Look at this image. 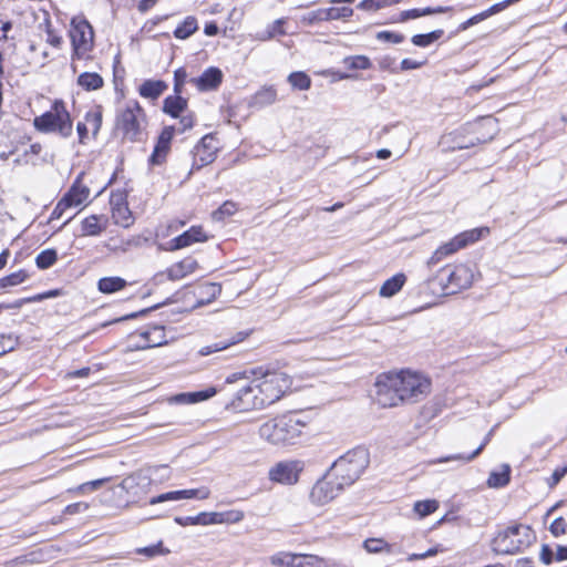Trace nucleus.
<instances>
[{"instance_id":"3c124183","label":"nucleus","mask_w":567,"mask_h":567,"mask_svg":"<svg viewBox=\"0 0 567 567\" xmlns=\"http://www.w3.org/2000/svg\"><path fill=\"white\" fill-rule=\"evenodd\" d=\"M18 346V337L13 334H1L0 336V355L11 352Z\"/></svg>"},{"instance_id":"6e6d98bb","label":"nucleus","mask_w":567,"mask_h":567,"mask_svg":"<svg viewBox=\"0 0 567 567\" xmlns=\"http://www.w3.org/2000/svg\"><path fill=\"white\" fill-rule=\"evenodd\" d=\"M377 39L385 42L401 43L404 40V35L392 31H380L377 33Z\"/></svg>"},{"instance_id":"052dcab7","label":"nucleus","mask_w":567,"mask_h":567,"mask_svg":"<svg viewBox=\"0 0 567 567\" xmlns=\"http://www.w3.org/2000/svg\"><path fill=\"white\" fill-rule=\"evenodd\" d=\"M69 209H71L70 204L66 203V199L61 198L51 214V219L62 218Z\"/></svg>"},{"instance_id":"37998d69","label":"nucleus","mask_w":567,"mask_h":567,"mask_svg":"<svg viewBox=\"0 0 567 567\" xmlns=\"http://www.w3.org/2000/svg\"><path fill=\"white\" fill-rule=\"evenodd\" d=\"M29 275L25 270L12 272L0 279V288L14 287L28 279Z\"/></svg>"},{"instance_id":"f257e3e1","label":"nucleus","mask_w":567,"mask_h":567,"mask_svg":"<svg viewBox=\"0 0 567 567\" xmlns=\"http://www.w3.org/2000/svg\"><path fill=\"white\" fill-rule=\"evenodd\" d=\"M254 378L249 380L246 373H233L226 382L231 384L238 380L246 383L240 386L230 404L234 409L246 411L262 409L277 402L291 386L290 377L284 371L262 370L251 371Z\"/></svg>"},{"instance_id":"9d476101","label":"nucleus","mask_w":567,"mask_h":567,"mask_svg":"<svg viewBox=\"0 0 567 567\" xmlns=\"http://www.w3.org/2000/svg\"><path fill=\"white\" fill-rule=\"evenodd\" d=\"M344 485L329 471L311 488L310 499L313 504L322 506L333 501L343 489Z\"/></svg>"},{"instance_id":"0e129e2a","label":"nucleus","mask_w":567,"mask_h":567,"mask_svg":"<svg viewBox=\"0 0 567 567\" xmlns=\"http://www.w3.org/2000/svg\"><path fill=\"white\" fill-rule=\"evenodd\" d=\"M89 509V504L85 502H78L70 504L65 507L64 513L68 515H74L78 513H83Z\"/></svg>"},{"instance_id":"a211bd4d","label":"nucleus","mask_w":567,"mask_h":567,"mask_svg":"<svg viewBox=\"0 0 567 567\" xmlns=\"http://www.w3.org/2000/svg\"><path fill=\"white\" fill-rule=\"evenodd\" d=\"M174 136V127L173 126H166L162 131V133L158 136L157 143L154 147V151L150 157V163L152 165H159L162 164L171 148V142Z\"/></svg>"},{"instance_id":"a878e982","label":"nucleus","mask_w":567,"mask_h":567,"mask_svg":"<svg viewBox=\"0 0 567 567\" xmlns=\"http://www.w3.org/2000/svg\"><path fill=\"white\" fill-rule=\"evenodd\" d=\"M277 101V90L272 85L262 86L251 97L250 105L255 107H265Z\"/></svg>"},{"instance_id":"680f3d73","label":"nucleus","mask_w":567,"mask_h":567,"mask_svg":"<svg viewBox=\"0 0 567 567\" xmlns=\"http://www.w3.org/2000/svg\"><path fill=\"white\" fill-rule=\"evenodd\" d=\"M566 526L565 519L563 517H558L550 524L549 530L555 537H558L566 533Z\"/></svg>"},{"instance_id":"412c9836","label":"nucleus","mask_w":567,"mask_h":567,"mask_svg":"<svg viewBox=\"0 0 567 567\" xmlns=\"http://www.w3.org/2000/svg\"><path fill=\"white\" fill-rule=\"evenodd\" d=\"M89 187L81 182V177L79 176L62 198L66 199V203L70 204L71 208H76L89 198Z\"/></svg>"},{"instance_id":"c03bdc74","label":"nucleus","mask_w":567,"mask_h":567,"mask_svg":"<svg viewBox=\"0 0 567 567\" xmlns=\"http://www.w3.org/2000/svg\"><path fill=\"white\" fill-rule=\"evenodd\" d=\"M439 508V502L435 499L419 501L414 504V511L420 517H425Z\"/></svg>"},{"instance_id":"9b49d317","label":"nucleus","mask_w":567,"mask_h":567,"mask_svg":"<svg viewBox=\"0 0 567 567\" xmlns=\"http://www.w3.org/2000/svg\"><path fill=\"white\" fill-rule=\"evenodd\" d=\"M483 231H484V229L474 228V229L466 230V231H463V233L456 235L449 243H445L442 246H440L434 251V254L430 258L429 262L436 264L443 257L452 255V254L456 252L457 250L466 247L467 245L475 243L476 240H478L481 238Z\"/></svg>"},{"instance_id":"f03ea898","label":"nucleus","mask_w":567,"mask_h":567,"mask_svg":"<svg viewBox=\"0 0 567 567\" xmlns=\"http://www.w3.org/2000/svg\"><path fill=\"white\" fill-rule=\"evenodd\" d=\"M374 386L377 403L393 408L423 400L431 391V381L419 372L401 370L380 374Z\"/></svg>"},{"instance_id":"c85d7f7f","label":"nucleus","mask_w":567,"mask_h":567,"mask_svg":"<svg viewBox=\"0 0 567 567\" xmlns=\"http://www.w3.org/2000/svg\"><path fill=\"white\" fill-rule=\"evenodd\" d=\"M405 276L403 274H396L393 277L389 278L384 281V284L380 288V296L384 298L393 297L395 293H398L404 282H405Z\"/></svg>"},{"instance_id":"c756f323","label":"nucleus","mask_w":567,"mask_h":567,"mask_svg":"<svg viewBox=\"0 0 567 567\" xmlns=\"http://www.w3.org/2000/svg\"><path fill=\"white\" fill-rule=\"evenodd\" d=\"M126 286V280L121 277H104L97 281L99 291L105 295L117 292Z\"/></svg>"},{"instance_id":"5fc2aeb1","label":"nucleus","mask_w":567,"mask_h":567,"mask_svg":"<svg viewBox=\"0 0 567 567\" xmlns=\"http://www.w3.org/2000/svg\"><path fill=\"white\" fill-rule=\"evenodd\" d=\"M362 10L377 11L382 8L389 7L388 0H362L359 6Z\"/></svg>"},{"instance_id":"4d7b16f0","label":"nucleus","mask_w":567,"mask_h":567,"mask_svg":"<svg viewBox=\"0 0 567 567\" xmlns=\"http://www.w3.org/2000/svg\"><path fill=\"white\" fill-rule=\"evenodd\" d=\"M395 58L393 56H390V55H384L382 58L379 59L378 63H379V68L383 71H389L391 73H398L399 70L395 65Z\"/></svg>"},{"instance_id":"4be33fe9","label":"nucleus","mask_w":567,"mask_h":567,"mask_svg":"<svg viewBox=\"0 0 567 567\" xmlns=\"http://www.w3.org/2000/svg\"><path fill=\"white\" fill-rule=\"evenodd\" d=\"M107 217L104 215H91L82 220V235L99 236L107 228Z\"/></svg>"},{"instance_id":"e2e57ef3","label":"nucleus","mask_w":567,"mask_h":567,"mask_svg":"<svg viewBox=\"0 0 567 567\" xmlns=\"http://www.w3.org/2000/svg\"><path fill=\"white\" fill-rule=\"evenodd\" d=\"M303 559L306 567H328L326 559L316 555H305Z\"/></svg>"},{"instance_id":"f3484780","label":"nucleus","mask_w":567,"mask_h":567,"mask_svg":"<svg viewBox=\"0 0 567 567\" xmlns=\"http://www.w3.org/2000/svg\"><path fill=\"white\" fill-rule=\"evenodd\" d=\"M221 81L223 72L215 66L206 69L200 76L189 80L202 92L216 90L221 84Z\"/></svg>"},{"instance_id":"f8f14e48","label":"nucleus","mask_w":567,"mask_h":567,"mask_svg":"<svg viewBox=\"0 0 567 567\" xmlns=\"http://www.w3.org/2000/svg\"><path fill=\"white\" fill-rule=\"evenodd\" d=\"M305 463L300 460H288L276 463L268 473L269 480L285 485H293L303 471Z\"/></svg>"},{"instance_id":"f704fd0d","label":"nucleus","mask_w":567,"mask_h":567,"mask_svg":"<svg viewBox=\"0 0 567 567\" xmlns=\"http://www.w3.org/2000/svg\"><path fill=\"white\" fill-rule=\"evenodd\" d=\"M285 23L286 19L284 18L275 20L258 35V39L261 41H268L275 37L287 34V31L284 28Z\"/></svg>"},{"instance_id":"bf43d9fd","label":"nucleus","mask_w":567,"mask_h":567,"mask_svg":"<svg viewBox=\"0 0 567 567\" xmlns=\"http://www.w3.org/2000/svg\"><path fill=\"white\" fill-rule=\"evenodd\" d=\"M136 553L140 554V555H145L147 557H154V556H157V555H163V554H165L167 551L163 549L162 543H158V544L153 545V546H147V547L138 548L136 550Z\"/></svg>"},{"instance_id":"dca6fc26","label":"nucleus","mask_w":567,"mask_h":567,"mask_svg":"<svg viewBox=\"0 0 567 567\" xmlns=\"http://www.w3.org/2000/svg\"><path fill=\"white\" fill-rule=\"evenodd\" d=\"M441 143L450 151L467 150L475 146L473 137L467 132V124L443 136Z\"/></svg>"},{"instance_id":"49530a36","label":"nucleus","mask_w":567,"mask_h":567,"mask_svg":"<svg viewBox=\"0 0 567 567\" xmlns=\"http://www.w3.org/2000/svg\"><path fill=\"white\" fill-rule=\"evenodd\" d=\"M352 14L353 9L350 7H331L326 9L327 21L347 19L350 18Z\"/></svg>"},{"instance_id":"b1692460","label":"nucleus","mask_w":567,"mask_h":567,"mask_svg":"<svg viewBox=\"0 0 567 567\" xmlns=\"http://www.w3.org/2000/svg\"><path fill=\"white\" fill-rule=\"evenodd\" d=\"M112 204V218L114 223L118 226H122L124 228H128L133 221L134 217L132 215V212L130 210L126 203L123 200L114 202V199L111 200Z\"/></svg>"},{"instance_id":"2f4dec72","label":"nucleus","mask_w":567,"mask_h":567,"mask_svg":"<svg viewBox=\"0 0 567 567\" xmlns=\"http://www.w3.org/2000/svg\"><path fill=\"white\" fill-rule=\"evenodd\" d=\"M511 480V467L503 464L499 472H492L487 478V485L492 488H501L506 486Z\"/></svg>"},{"instance_id":"423d86ee","label":"nucleus","mask_w":567,"mask_h":567,"mask_svg":"<svg viewBox=\"0 0 567 567\" xmlns=\"http://www.w3.org/2000/svg\"><path fill=\"white\" fill-rule=\"evenodd\" d=\"M33 125L41 133H56L64 138L73 131L70 113L61 100H55L50 111L34 117Z\"/></svg>"},{"instance_id":"39448f33","label":"nucleus","mask_w":567,"mask_h":567,"mask_svg":"<svg viewBox=\"0 0 567 567\" xmlns=\"http://www.w3.org/2000/svg\"><path fill=\"white\" fill-rule=\"evenodd\" d=\"M369 452L364 447H355L340 456L331 466L330 472L344 486L352 485L368 467Z\"/></svg>"},{"instance_id":"338daca9","label":"nucleus","mask_w":567,"mask_h":567,"mask_svg":"<svg viewBox=\"0 0 567 567\" xmlns=\"http://www.w3.org/2000/svg\"><path fill=\"white\" fill-rule=\"evenodd\" d=\"M509 4L507 3L506 0L502 1V2H498V3H495L493 4L492 7H489L488 9H486L485 11H483L482 13L485 14L484 18L487 19L489 18L493 14H496L501 11H503L504 9H506Z\"/></svg>"},{"instance_id":"473e14b6","label":"nucleus","mask_w":567,"mask_h":567,"mask_svg":"<svg viewBox=\"0 0 567 567\" xmlns=\"http://www.w3.org/2000/svg\"><path fill=\"white\" fill-rule=\"evenodd\" d=\"M78 84L86 91H94L101 89L104 81L102 76L95 72H84L79 75Z\"/></svg>"},{"instance_id":"e433bc0d","label":"nucleus","mask_w":567,"mask_h":567,"mask_svg":"<svg viewBox=\"0 0 567 567\" xmlns=\"http://www.w3.org/2000/svg\"><path fill=\"white\" fill-rule=\"evenodd\" d=\"M491 434H492V432H489L485 436L483 443L473 453H471L468 455H463V454L449 455V456L437 460V463L451 462V461H462V462L466 463V462L474 460L477 455H480V453L483 451L485 445L488 443Z\"/></svg>"},{"instance_id":"8fccbe9b","label":"nucleus","mask_w":567,"mask_h":567,"mask_svg":"<svg viewBox=\"0 0 567 567\" xmlns=\"http://www.w3.org/2000/svg\"><path fill=\"white\" fill-rule=\"evenodd\" d=\"M327 21L326 9L310 11L301 17V22L308 25Z\"/></svg>"},{"instance_id":"58836bf2","label":"nucleus","mask_w":567,"mask_h":567,"mask_svg":"<svg viewBox=\"0 0 567 567\" xmlns=\"http://www.w3.org/2000/svg\"><path fill=\"white\" fill-rule=\"evenodd\" d=\"M444 31L439 29L426 34H415L411 41L414 45L425 48L439 40L443 35Z\"/></svg>"},{"instance_id":"de8ad7c7","label":"nucleus","mask_w":567,"mask_h":567,"mask_svg":"<svg viewBox=\"0 0 567 567\" xmlns=\"http://www.w3.org/2000/svg\"><path fill=\"white\" fill-rule=\"evenodd\" d=\"M192 519V524L208 525L224 523L223 514L220 513H200Z\"/></svg>"},{"instance_id":"7c9ffc66","label":"nucleus","mask_w":567,"mask_h":567,"mask_svg":"<svg viewBox=\"0 0 567 567\" xmlns=\"http://www.w3.org/2000/svg\"><path fill=\"white\" fill-rule=\"evenodd\" d=\"M221 292V287L215 282H205L197 287L196 295L200 298L199 305H205L214 300Z\"/></svg>"},{"instance_id":"20e7f679","label":"nucleus","mask_w":567,"mask_h":567,"mask_svg":"<svg viewBox=\"0 0 567 567\" xmlns=\"http://www.w3.org/2000/svg\"><path fill=\"white\" fill-rule=\"evenodd\" d=\"M535 539L529 526L515 524L499 530L492 539L491 547L497 555H515L529 547Z\"/></svg>"},{"instance_id":"ea45409f","label":"nucleus","mask_w":567,"mask_h":567,"mask_svg":"<svg viewBox=\"0 0 567 567\" xmlns=\"http://www.w3.org/2000/svg\"><path fill=\"white\" fill-rule=\"evenodd\" d=\"M288 82L293 89L306 91L311 86V79L305 72H292L288 76Z\"/></svg>"},{"instance_id":"13d9d810","label":"nucleus","mask_w":567,"mask_h":567,"mask_svg":"<svg viewBox=\"0 0 567 567\" xmlns=\"http://www.w3.org/2000/svg\"><path fill=\"white\" fill-rule=\"evenodd\" d=\"M187 73L185 69L181 68L174 72V92L175 94H182L183 85L186 81Z\"/></svg>"},{"instance_id":"393cba45","label":"nucleus","mask_w":567,"mask_h":567,"mask_svg":"<svg viewBox=\"0 0 567 567\" xmlns=\"http://www.w3.org/2000/svg\"><path fill=\"white\" fill-rule=\"evenodd\" d=\"M247 337H248V332H244V331L237 332L235 336H233L231 338H229L227 340H220L215 343H212V344L200 348L199 354L205 357V355H209L214 352L225 350V349L229 348L230 346H234V344H237V343L244 341Z\"/></svg>"},{"instance_id":"a18cd8bd","label":"nucleus","mask_w":567,"mask_h":567,"mask_svg":"<svg viewBox=\"0 0 567 567\" xmlns=\"http://www.w3.org/2000/svg\"><path fill=\"white\" fill-rule=\"evenodd\" d=\"M85 123L91 126L93 135H96L102 125V107L96 106L94 111L87 112Z\"/></svg>"},{"instance_id":"c9c22d12","label":"nucleus","mask_w":567,"mask_h":567,"mask_svg":"<svg viewBox=\"0 0 567 567\" xmlns=\"http://www.w3.org/2000/svg\"><path fill=\"white\" fill-rule=\"evenodd\" d=\"M198 29L197 20L194 17H187L174 31V37L181 40L189 38Z\"/></svg>"},{"instance_id":"72a5a7b5","label":"nucleus","mask_w":567,"mask_h":567,"mask_svg":"<svg viewBox=\"0 0 567 567\" xmlns=\"http://www.w3.org/2000/svg\"><path fill=\"white\" fill-rule=\"evenodd\" d=\"M216 394V390L210 388L205 391H198L193 393H182L175 396V401L178 403H195L203 400H207Z\"/></svg>"},{"instance_id":"6e6552de","label":"nucleus","mask_w":567,"mask_h":567,"mask_svg":"<svg viewBox=\"0 0 567 567\" xmlns=\"http://www.w3.org/2000/svg\"><path fill=\"white\" fill-rule=\"evenodd\" d=\"M475 270L470 265H457L443 268L439 274L440 285L445 295H453L472 286Z\"/></svg>"},{"instance_id":"4c0bfd02","label":"nucleus","mask_w":567,"mask_h":567,"mask_svg":"<svg viewBox=\"0 0 567 567\" xmlns=\"http://www.w3.org/2000/svg\"><path fill=\"white\" fill-rule=\"evenodd\" d=\"M301 556L299 554H292L287 551H280L272 556H270L269 560L272 565L279 567H292L295 560L300 559Z\"/></svg>"},{"instance_id":"0eeeda50","label":"nucleus","mask_w":567,"mask_h":567,"mask_svg":"<svg viewBox=\"0 0 567 567\" xmlns=\"http://www.w3.org/2000/svg\"><path fill=\"white\" fill-rule=\"evenodd\" d=\"M144 124L145 113L136 101H130L116 115V130L130 141L141 140Z\"/></svg>"},{"instance_id":"4468645a","label":"nucleus","mask_w":567,"mask_h":567,"mask_svg":"<svg viewBox=\"0 0 567 567\" xmlns=\"http://www.w3.org/2000/svg\"><path fill=\"white\" fill-rule=\"evenodd\" d=\"M218 151V141L212 135H205L194 147V165L198 168L215 161Z\"/></svg>"},{"instance_id":"ddd939ff","label":"nucleus","mask_w":567,"mask_h":567,"mask_svg":"<svg viewBox=\"0 0 567 567\" xmlns=\"http://www.w3.org/2000/svg\"><path fill=\"white\" fill-rule=\"evenodd\" d=\"M467 132L473 137L475 145L487 143L492 141L498 132V124L494 117L486 116L474 123H468Z\"/></svg>"},{"instance_id":"6ab92c4d","label":"nucleus","mask_w":567,"mask_h":567,"mask_svg":"<svg viewBox=\"0 0 567 567\" xmlns=\"http://www.w3.org/2000/svg\"><path fill=\"white\" fill-rule=\"evenodd\" d=\"M198 268V262L193 257H186L183 260L173 264L169 266L165 272L159 274L157 277L166 275L168 280L177 281L186 276L195 272V270Z\"/></svg>"},{"instance_id":"864d4df0","label":"nucleus","mask_w":567,"mask_h":567,"mask_svg":"<svg viewBox=\"0 0 567 567\" xmlns=\"http://www.w3.org/2000/svg\"><path fill=\"white\" fill-rule=\"evenodd\" d=\"M109 481H110V478L105 477V478H99V480H94L91 482H86V483H83L80 486H78L76 491L79 493H89V492L99 489Z\"/></svg>"},{"instance_id":"bb28decb","label":"nucleus","mask_w":567,"mask_h":567,"mask_svg":"<svg viewBox=\"0 0 567 567\" xmlns=\"http://www.w3.org/2000/svg\"><path fill=\"white\" fill-rule=\"evenodd\" d=\"M186 109L187 100L181 94L169 95L163 102V111L175 118L179 117Z\"/></svg>"},{"instance_id":"5701e85b","label":"nucleus","mask_w":567,"mask_h":567,"mask_svg":"<svg viewBox=\"0 0 567 567\" xmlns=\"http://www.w3.org/2000/svg\"><path fill=\"white\" fill-rule=\"evenodd\" d=\"M140 337L144 339L143 348H155L167 342L165 329L162 326H150L140 333Z\"/></svg>"},{"instance_id":"1a4fd4ad","label":"nucleus","mask_w":567,"mask_h":567,"mask_svg":"<svg viewBox=\"0 0 567 567\" xmlns=\"http://www.w3.org/2000/svg\"><path fill=\"white\" fill-rule=\"evenodd\" d=\"M70 38L73 47V56L81 59L93 48V28L84 19H72Z\"/></svg>"},{"instance_id":"aec40b11","label":"nucleus","mask_w":567,"mask_h":567,"mask_svg":"<svg viewBox=\"0 0 567 567\" xmlns=\"http://www.w3.org/2000/svg\"><path fill=\"white\" fill-rule=\"evenodd\" d=\"M207 237L204 235L200 227H192L182 235L171 240V250H177L190 246L194 243L206 241Z\"/></svg>"},{"instance_id":"69168bd1","label":"nucleus","mask_w":567,"mask_h":567,"mask_svg":"<svg viewBox=\"0 0 567 567\" xmlns=\"http://www.w3.org/2000/svg\"><path fill=\"white\" fill-rule=\"evenodd\" d=\"M509 4L507 3L506 0L502 1V2H498V3H495L493 4L492 7H489L488 9H486L485 11H483L482 13L485 14L484 18L487 19L489 18L493 14H496L501 11H503L504 9H506Z\"/></svg>"},{"instance_id":"774afa93","label":"nucleus","mask_w":567,"mask_h":567,"mask_svg":"<svg viewBox=\"0 0 567 567\" xmlns=\"http://www.w3.org/2000/svg\"><path fill=\"white\" fill-rule=\"evenodd\" d=\"M567 474V465L565 466H561V467H557L553 474H551V477H550V481H549V485L550 486H555L557 485L560 480Z\"/></svg>"},{"instance_id":"09e8293b","label":"nucleus","mask_w":567,"mask_h":567,"mask_svg":"<svg viewBox=\"0 0 567 567\" xmlns=\"http://www.w3.org/2000/svg\"><path fill=\"white\" fill-rule=\"evenodd\" d=\"M237 210V205L234 202H225L217 210L213 213V218L217 221L224 220L226 217L234 215Z\"/></svg>"},{"instance_id":"7ed1b4c3","label":"nucleus","mask_w":567,"mask_h":567,"mask_svg":"<svg viewBox=\"0 0 567 567\" xmlns=\"http://www.w3.org/2000/svg\"><path fill=\"white\" fill-rule=\"evenodd\" d=\"M306 426V421L297 414H282L264 422L259 435L269 444L286 446L295 444Z\"/></svg>"},{"instance_id":"a19ab883","label":"nucleus","mask_w":567,"mask_h":567,"mask_svg":"<svg viewBox=\"0 0 567 567\" xmlns=\"http://www.w3.org/2000/svg\"><path fill=\"white\" fill-rule=\"evenodd\" d=\"M58 260V254L54 249L42 250L35 258V264L40 269H48Z\"/></svg>"},{"instance_id":"603ef678","label":"nucleus","mask_w":567,"mask_h":567,"mask_svg":"<svg viewBox=\"0 0 567 567\" xmlns=\"http://www.w3.org/2000/svg\"><path fill=\"white\" fill-rule=\"evenodd\" d=\"M363 547L368 553H381L384 548L389 549L388 544L381 538H369L364 540Z\"/></svg>"},{"instance_id":"cd10ccee","label":"nucleus","mask_w":567,"mask_h":567,"mask_svg":"<svg viewBox=\"0 0 567 567\" xmlns=\"http://www.w3.org/2000/svg\"><path fill=\"white\" fill-rule=\"evenodd\" d=\"M166 89L167 84L164 81L147 80L140 86L138 93L143 97L156 100L164 93Z\"/></svg>"},{"instance_id":"2eb2a0df","label":"nucleus","mask_w":567,"mask_h":567,"mask_svg":"<svg viewBox=\"0 0 567 567\" xmlns=\"http://www.w3.org/2000/svg\"><path fill=\"white\" fill-rule=\"evenodd\" d=\"M210 495V491L207 487L196 488V489H183V491H173L161 494L158 496L152 497L150 499L151 505L168 502V501H181L188 498H199L206 499Z\"/></svg>"},{"instance_id":"79ce46f5","label":"nucleus","mask_w":567,"mask_h":567,"mask_svg":"<svg viewBox=\"0 0 567 567\" xmlns=\"http://www.w3.org/2000/svg\"><path fill=\"white\" fill-rule=\"evenodd\" d=\"M343 64L350 70H367L371 68V61L365 55H352L343 59Z\"/></svg>"}]
</instances>
